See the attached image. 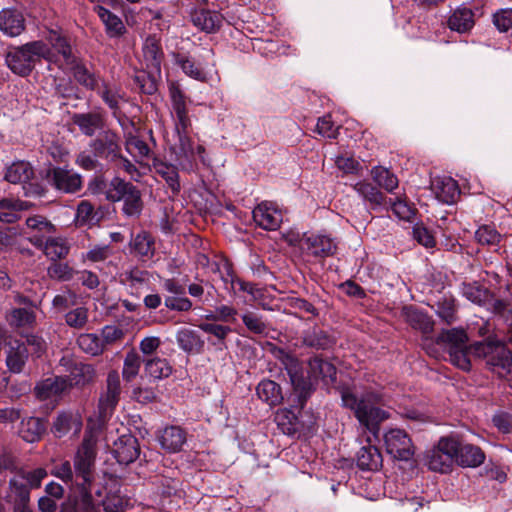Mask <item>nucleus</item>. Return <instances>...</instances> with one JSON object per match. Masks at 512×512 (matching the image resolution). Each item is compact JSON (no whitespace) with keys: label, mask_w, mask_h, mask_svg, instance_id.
I'll list each match as a JSON object with an SVG mask.
<instances>
[{"label":"nucleus","mask_w":512,"mask_h":512,"mask_svg":"<svg viewBox=\"0 0 512 512\" xmlns=\"http://www.w3.org/2000/svg\"><path fill=\"white\" fill-rule=\"evenodd\" d=\"M70 250V246L63 238H49L44 246L45 255L51 260L56 261L66 258Z\"/></svg>","instance_id":"obj_52"},{"label":"nucleus","mask_w":512,"mask_h":512,"mask_svg":"<svg viewBox=\"0 0 512 512\" xmlns=\"http://www.w3.org/2000/svg\"><path fill=\"white\" fill-rule=\"evenodd\" d=\"M26 29V19L22 9L17 7L3 8L0 11V31L9 36L17 37Z\"/></svg>","instance_id":"obj_17"},{"label":"nucleus","mask_w":512,"mask_h":512,"mask_svg":"<svg viewBox=\"0 0 512 512\" xmlns=\"http://www.w3.org/2000/svg\"><path fill=\"white\" fill-rule=\"evenodd\" d=\"M29 357V349L24 343L16 342L11 346L7 358L6 365L10 372L21 373Z\"/></svg>","instance_id":"obj_44"},{"label":"nucleus","mask_w":512,"mask_h":512,"mask_svg":"<svg viewBox=\"0 0 512 512\" xmlns=\"http://www.w3.org/2000/svg\"><path fill=\"white\" fill-rule=\"evenodd\" d=\"M69 390L70 382L66 376L49 377L35 386V394L40 400L62 395Z\"/></svg>","instance_id":"obj_25"},{"label":"nucleus","mask_w":512,"mask_h":512,"mask_svg":"<svg viewBox=\"0 0 512 512\" xmlns=\"http://www.w3.org/2000/svg\"><path fill=\"white\" fill-rule=\"evenodd\" d=\"M141 363V356L137 352L134 350L127 352L122 369V376L127 382L132 381L138 375Z\"/></svg>","instance_id":"obj_60"},{"label":"nucleus","mask_w":512,"mask_h":512,"mask_svg":"<svg viewBox=\"0 0 512 512\" xmlns=\"http://www.w3.org/2000/svg\"><path fill=\"white\" fill-rule=\"evenodd\" d=\"M120 394V377L117 371L112 370L107 375L106 391L99 398L98 409L101 418H105L113 412L119 402Z\"/></svg>","instance_id":"obj_14"},{"label":"nucleus","mask_w":512,"mask_h":512,"mask_svg":"<svg viewBox=\"0 0 512 512\" xmlns=\"http://www.w3.org/2000/svg\"><path fill=\"white\" fill-rule=\"evenodd\" d=\"M45 178L49 185L62 193H76L82 188V177L62 167L47 169Z\"/></svg>","instance_id":"obj_12"},{"label":"nucleus","mask_w":512,"mask_h":512,"mask_svg":"<svg viewBox=\"0 0 512 512\" xmlns=\"http://www.w3.org/2000/svg\"><path fill=\"white\" fill-rule=\"evenodd\" d=\"M95 92L111 112L121 108V103L127 102V95L123 88L113 82L103 79Z\"/></svg>","instance_id":"obj_19"},{"label":"nucleus","mask_w":512,"mask_h":512,"mask_svg":"<svg viewBox=\"0 0 512 512\" xmlns=\"http://www.w3.org/2000/svg\"><path fill=\"white\" fill-rule=\"evenodd\" d=\"M153 168L155 172L165 180L172 193L177 195L181 190L177 167L162 160L154 159Z\"/></svg>","instance_id":"obj_39"},{"label":"nucleus","mask_w":512,"mask_h":512,"mask_svg":"<svg viewBox=\"0 0 512 512\" xmlns=\"http://www.w3.org/2000/svg\"><path fill=\"white\" fill-rule=\"evenodd\" d=\"M338 390L342 405L353 411L359 423L369 431L376 432L380 423L389 418V413L379 407L383 403L381 393L368 390L358 396L348 386H340Z\"/></svg>","instance_id":"obj_3"},{"label":"nucleus","mask_w":512,"mask_h":512,"mask_svg":"<svg viewBox=\"0 0 512 512\" xmlns=\"http://www.w3.org/2000/svg\"><path fill=\"white\" fill-rule=\"evenodd\" d=\"M475 238L481 245H498L501 234L491 225H482L476 230Z\"/></svg>","instance_id":"obj_61"},{"label":"nucleus","mask_w":512,"mask_h":512,"mask_svg":"<svg viewBox=\"0 0 512 512\" xmlns=\"http://www.w3.org/2000/svg\"><path fill=\"white\" fill-rule=\"evenodd\" d=\"M60 364L64 366L65 371L68 372L66 377L69 379L70 389L72 387L84 388L95 383L97 373L93 365L65 357L60 360Z\"/></svg>","instance_id":"obj_11"},{"label":"nucleus","mask_w":512,"mask_h":512,"mask_svg":"<svg viewBox=\"0 0 512 512\" xmlns=\"http://www.w3.org/2000/svg\"><path fill=\"white\" fill-rule=\"evenodd\" d=\"M140 454L138 439L126 434L118 438L114 443L113 455L118 463L128 465L134 462Z\"/></svg>","instance_id":"obj_18"},{"label":"nucleus","mask_w":512,"mask_h":512,"mask_svg":"<svg viewBox=\"0 0 512 512\" xmlns=\"http://www.w3.org/2000/svg\"><path fill=\"white\" fill-rule=\"evenodd\" d=\"M275 422L278 428L286 435L294 436L299 433L302 424L298 415L292 409H279L275 414Z\"/></svg>","instance_id":"obj_38"},{"label":"nucleus","mask_w":512,"mask_h":512,"mask_svg":"<svg viewBox=\"0 0 512 512\" xmlns=\"http://www.w3.org/2000/svg\"><path fill=\"white\" fill-rule=\"evenodd\" d=\"M95 11L105 25L106 34L110 38H117L126 33V27L120 17L100 5L95 7Z\"/></svg>","instance_id":"obj_37"},{"label":"nucleus","mask_w":512,"mask_h":512,"mask_svg":"<svg viewBox=\"0 0 512 512\" xmlns=\"http://www.w3.org/2000/svg\"><path fill=\"white\" fill-rule=\"evenodd\" d=\"M34 176V170L30 163L17 161L12 163L6 170L5 180L12 184H26Z\"/></svg>","instance_id":"obj_45"},{"label":"nucleus","mask_w":512,"mask_h":512,"mask_svg":"<svg viewBox=\"0 0 512 512\" xmlns=\"http://www.w3.org/2000/svg\"><path fill=\"white\" fill-rule=\"evenodd\" d=\"M175 63L182 69V71L195 80L204 82L207 79L206 72L201 67L200 64H197L194 59L191 57L178 53L175 56Z\"/></svg>","instance_id":"obj_49"},{"label":"nucleus","mask_w":512,"mask_h":512,"mask_svg":"<svg viewBox=\"0 0 512 512\" xmlns=\"http://www.w3.org/2000/svg\"><path fill=\"white\" fill-rule=\"evenodd\" d=\"M449 355V362L455 367L463 370L470 371L471 370V361L469 355H472L470 352V345H466L460 348H453V350L447 351Z\"/></svg>","instance_id":"obj_58"},{"label":"nucleus","mask_w":512,"mask_h":512,"mask_svg":"<svg viewBox=\"0 0 512 512\" xmlns=\"http://www.w3.org/2000/svg\"><path fill=\"white\" fill-rule=\"evenodd\" d=\"M45 430V425L40 418L29 417L21 421L19 435L24 441L34 443L41 439Z\"/></svg>","instance_id":"obj_43"},{"label":"nucleus","mask_w":512,"mask_h":512,"mask_svg":"<svg viewBox=\"0 0 512 512\" xmlns=\"http://www.w3.org/2000/svg\"><path fill=\"white\" fill-rule=\"evenodd\" d=\"M74 269L67 262L51 261L47 268L49 278L57 281H70L74 276Z\"/></svg>","instance_id":"obj_59"},{"label":"nucleus","mask_w":512,"mask_h":512,"mask_svg":"<svg viewBox=\"0 0 512 512\" xmlns=\"http://www.w3.org/2000/svg\"><path fill=\"white\" fill-rule=\"evenodd\" d=\"M81 416L69 411H61L57 414L53 425L52 432L58 438H61L68 434L71 430L75 434L79 433L82 429Z\"/></svg>","instance_id":"obj_29"},{"label":"nucleus","mask_w":512,"mask_h":512,"mask_svg":"<svg viewBox=\"0 0 512 512\" xmlns=\"http://www.w3.org/2000/svg\"><path fill=\"white\" fill-rule=\"evenodd\" d=\"M71 119L80 132L88 137L94 136L98 130H103L106 124L104 115L101 112L96 111L74 113Z\"/></svg>","instance_id":"obj_23"},{"label":"nucleus","mask_w":512,"mask_h":512,"mask_svg":"<svg viewBox=\"0 0 512 512\" xmlns=\"http://www.w3.org/2000/svg\"><path fill=\"white\" fill-rule=\"evenodd\" d=\"M80 497L75 501L73 512H95L91 486L77 487Z\"/></svg>","instance_id":"obj_62"},{"label":"nucleus","mask_w":512,"mask_h":512,"mask_svg":"<svg viewBox=\"0 0 512 512\" xmlns=\"http://www.w3.org/2000/svg\"><path fill=\"white\" fill-rule=\"evenodd\" d=\"M98 219L94 211V206L86 200L81 201L77 206L76 221L79 226L92 224Z\"/></svg>","instance_id":"obj_64"},{"label":"nucleus","mask_w":512,"mask_h":512,"mask_svg":"<svg viewBox=\"0 0 512 512\" xmlns=\"http://www.w3.org/2000/svg\"><path fill=\"white\" fill-rule=\"evenodd\" d=\"M468 335L463 328L442 330L436 337V344L442 345L447 351L468 345Z\"/></svg>","instance_id":"obj_35"},{"label":"nucleus","mask_w":512,"mask_h":512,"mask_svg":"<svg viewBox=\"0 0 512 512\" xmlns=\"http://www.w3.org/2000/svg\"><path fill=\"white\" fill-rule=\"evenodd\" d=\"M403 315L406 322L413 328L420 330L423 334H429L434 329L433 319L425 312L414 306L405 307Z\"/></svg>","instance_id":"obj_31"},{"label":"nucleus","mask_w":512,"mask_h":512,"mask_svg":"<svg viewBox=\"0 0 512 512\" xmlns=\"http://www.w3.org/2000/svg\"><path fill=\"white\" fill-rule=\"evenodd\" d=\"M485 453L473 444H460L455 462L462 467H478L484 463Z\"/></svg>","instance_id":"obj_34"},{"label":"nucleus","mask_w":512,"mask_h":512,"mask_svg":"<svg viewBox=\"0 0 512 512\" xmlns=\"http://www.w3.org/2000/svg\"><path fill=\"white\" fill-rule=\"evenodd\" d=\"M130 250L140 261L151 260L156 252L154 236L145 230L140 231L130 240Z\"/></svg>","instance_id":"obj_22"},{"label":"nucleus","mask_w":512,"mask_h":512,"mask_svg":"<svg viewBox=\"0 0 512 512\" xmlns=\"http://www.w3.org/2000/svg\"><path fill=\"white\" fill-rule=\"evenodd\" d=\"M178 347L187 354L198 355L204 351L205 341L198 331L183 327L176 332Z\"/></svg>","instance_id":"obj_24"},{"label":"nucleus","mask_w":512,"mask_h":512,"mask_svg":"<svg viewBox=\"0 0 512 512\" xmlns=\"http://www.w3.org/2000/svg\"><path fill=\"white\" fill-rule=\"evenodd\" d=\"M356 192L369 203L372 209L386 204L385 195L372 183L366 181L357 182L354 185Z\"/></svg>","instance_id":"obj_46"},{"label":"nucleus","mask_w":512,"mask_h":512,"mask_svg":"<svg viewBox=\"0 0 512 512\" xmlns=\"http://www.w3.org/2000/svg\"><path fill=\"white\" fill-rule=\"evenodd\" d=\"M142 52L146 69L160 75L161 64L164 59L160 39L155 35L148 36L143 43Z\"/></svg>","instance_id":"obj_20"},{"label":"nucleus","mask_w":512,"mask_h":512,"mask_svg":"<svg viewBox=\"0 0 512 512\" xmlns=\"http://www.w3.org/2000/svg\"><path fill=\"white\" fill-rule=\"evenodd\" d=\"M187 440V432L180 426H166L159 434L158 441L163 450L168 453H178Z\"/></svg>","instance_id":"obj_21"},{"label":"nucleus","mask_w":512,"mask_h":512,"mask_svg":"<svg viewBox=\"0 0 512 512\" xmlns=\"http://www.w3.org/2000/svg\"><path fill=\"white\" fill-rule=\"evenodd\" d=\"M191 20L202 31L215 33L222 26L223 16L217 11L200 8L191 13Z\"/></svg>","instance_id":"obj_28"},{"label":"nucleus","mask_w":512,"mask_h":512,"mask_svg":"<svg viewBox=\"0 0 512 512\" xmlns=\"http://www.w3.org/2000/svg\"><path fill=\"white\" fill-rule=\"evenodd\" d=\"M155 72L151 70L138 72L133 81L141 93L153 95L158 90Z\"/></svg>","instance_id":"obj_56"},{"label":"nucleus","mask_w":512,"mask_h":512,"mask_svg":"<svg viewBox=\"0 0 512 512\" xmlns=\"http://www.w3.org/2000/svg\"><path fill=\"white\" fill-rule=\"evenodd\" d=\"M76 342L84 353L91 356H98L104 351V341L95 333H82Z\"/></svg>","instance_id":"obj_51"},{"label":"nucleus","mask_w":512,"mask_h":512,"mask_svg":"<svg viewBox=\"0 0 512 512\" xmlns=\"http://www.w3.org/2000/svg\"><path fill=\"white\" fill-rule=\"evenodd\" d=\"M300 248L310 256L315 258H326L333 256L337 251L335 240L325 234H311L302 237Z\"/></svg>","instance_id":"obj_13"},{"label":"nucleus","mask_w":512,"mask_h":512,"mask_svg":"<svg viewBox=\"0 0 512 512\" xmlns=\"http://www.w3.org/2000/svg\"><path fill=\"white\" fill-rule=\"evenodd\" d=\"M427 466L429 470L439 473H448L452 470L454 461L435 447L427 452Z\"/></svg>","instance_id":"obj_50"},{"label":"nucleus","mask_w":512,"mask_h":512,"mask_svg":"<svg viewBox=\"0 0 512 512\" xmlns=\"http://www.w3.org/2000/svg\"><path fill=\"white\" fill-rule=\"evenodd\" d=\"M256 394L271 407L280 405L284 399L280 385L270 379H264L257 385Z\"/></svg>","instance_id":"obj_36"},{"label":"nucleus","mask_w":512,"mask_h":512,"mask_svg":"<svg viewBox=\"0 0 512 512\" xmlns=\"http://www.w3.org/2000/svg\"><path fill=\"white\" fill-rule=\"evenodd\" d=\"M387 454L396 460L409 461L414 456V445L405 430L394 428L384 434Z\"/></svg>","instance_id":"obj_9"},{"label":"nucleus","mask_w":512,"mask_h":512,"mask_svg":"<svg viewBox=\"0 0 512 512\" xmlns=\"http://www.w3.org/2000/svg\"><path fill=\"white\" fill-rule=\"evenodd\" d=\"M145 373L155 380L168 378L173 371V367L165 358L154 357L144 362Z\"/></svg>","instance_id":"obj_48"},{"label":"nucleus","mask_w":512,"mask_h":512,"mask_svg":"<svg viewBox=\"0 0 512 512\" xmlns=\"http://www.w3.org/2000/svg\"><path fill=\"white\" fill-rule=\"evenodd\" d=\"M106 199L113 203L123 200L122 212L126 217H138L143 209L140 190L120 177H114L110 181Z\"/></svg>","instance_id":"obj_6"},{"label":"nucleus","mask_w":512,"mask_h":512,"mask_svg":"<svg viewBox=\"0 0 512 512\" xmlns=\"http://www.w3.org/2000/svg\"><path fill=\"white\" fill-rule=\"evenodd\" d=\"M168 90L172 116L175 121V131L178 136V142L175 144V154L183 168H192L195 162V147L189 136L191 120L188 115L187 97L177 81H170Z\"/></svg>","instance_id":"obj_2"},{"label":"nucleus","mask_w":512,"mask_h":512,"mask_svg":"<svg viewBox=\"0 0 512 512\" xmlns=\"http://www.w3.org/2000/svg\"><path fill=\"white\" fill-rule=\"evenodd\" d=\"M150 273L139 267H132L121 274V282L127 285L132 295L139 297L138 290L141 286L149 283Z\"/></svg>","instance_id":"obj_42"},{"label":"nucleus","mask_w":512,"mask_h":512,"mask_svg":"<svg viewBox=\"0 0 512 512\" xmlns=\"http://www.w3.org/2000/svg\"><path fill=\"white\" fill-rule=\"evenodd\" d=\"M461 291L466 299L480 306L490 304L493 300V293L477 281L463 283Z\"/></svg>","instance_id":"obj_40"},{"label":"nucleus","mask_w":512,"mask_h":512,"mask_svg":"<svg viewBox=\"0 0 512 512\" xmlns=\"http://www.w3.org/2000/svg\"><path fill=\"white\" fill-rule=\"evenodd\" d=\"M42 59L53 61L54 54L43 40H34L19 46H9L5 52V63L12 73L20 77L29 76Z\"/></svg>","instance_id":"obj_5"},{"label":"nucleus","mask_w":512,"mask_h":512,"mask_svg":"<svg viewBox=\"0 0 512 512\" xmlns=\"http://www.w3.org/2000/svg\"><path fill=\"white\" fill-rule=\"evenodd\" d=\"M253 220L260 228L267 231L277 230L282 223V213L273 203L264 201L252 211Z\"/></svg>","instance_id":"obj_16"},{"label":"nucleus","mask_w":512,"mask_h":512,"mask_svg":"<svg viewBox=\"0 0 512 512\" xmlns=\"http://www.w3.org/2000/svg\"><path fill=\"white\" fill-rule=\"evenodd\" d=\"M474 24V13L467 7L456 9L448 19V27L459 33H465L471 30Z\"/></svg>","instance_id":"obj_41"},{"label":"nucleus","mask_w":512,"mask_h":512,"mask_svg":"<svg viewBox=\"0 0 512 512\" xmlns=\"http://www.w3.org/2000/svg\"><path fill=\"white\" fill-rule=\"evenodd\" d=\"M242 321L245 327L256 335H267L269 325L265 322L262 316L255 312L247 311L242 315Z\"/></svg>","instance_id":"obj_57"},{"label":"nucleus","mask_w":512,"mask_h":512,"mask_svg":"<svg viewBox=\"0 0 512 512\" xmlns=\"http://www.w3.org/2000/svg\"><path fill=\"white\" fill-rule=\"evenodd\" d=\"M389 204L393 213L401 220L411 221L415 215V208L405 199L397 197L395 200L389 199Z\"/></svg>","instance_id":"obj_63"},{"label":"nucleus","mask_w":512,"mask_h":512,"mask_svg":"<svg viewBox=\"0 0 512 512\" xmlns=\"http://www.w3.org/2000/svg\"><path fill=\"white\" fill-rule=\"evenodd\" d=\"M436 315L447 325H451L458 320V307L456 299L452 295H444L435 304Z\"/></svg>","instance_id":"obj_47"},{"label":"nucleus","mask_w":512,"mask_h":512,"mask_svg":"<svg viewBox=\"0 0 512 512\" xmlns=\"http://www.w3.org/2000/svg\"><path fill=\"white\" fill-rule=\"evenodd\" d=\"M470 352L485 368L501 379H512V350L497 337L488 336L470 344Z\"/></svg>","instance_id":"obj_4"},{"label":"nucleus","mask_w":512,"mask_h":512,"mask_svg":"<svg viewBox=\"0 0 512 512\" xmlns=\"http://www.w3.org/2000/svg\"><path fill=\"white\" fill-rule=\"evenodd\" d=\"M303 344L317 350H326L335 344V338L327 331L313 327L303 334Z\"/></svg>","instance_id":"obj_33"},{"label":"nucleus","mask_w":512,"mask_h":512,"mask_svg":"<svg viewBox=\"0 0 512 512\" xmlns=\"http://www.w3.org/2000/svg\"><path fill=\"white\" fill-rule=\"evenodd\" d=\"M125 148L136 160L140 162L145 157H148L150 148L145 141L132 135V132L128 133L125 138Z\"/></svg>","instance_id":"obj_55"},{"label":"nucleus","mask_w":512,"mask_h":512,"mask_svg":"<svg viewBox=\"0 0 512 512\" xmlns=\"http://www.w3.org/2000/svg\"><path fill=\"white\" fill-rule=\"evenodd\" d=\"M92 153L99 156L100 159L107 163H116L120 158L121 137L113 129L102 130L95 138L91 139L88 144Z\"/></svg>","instance_id":"obj_8"},{"label":"nucleus","mask_w":512,"mask_h":512,"mask_svg":"<svg viewBox=\"0 0 512 512\" xmlns=\"http://www.w3.org/2000/svg\"><path fill=\"white\" fill-rule=\"evenodd\" d=\"M285 366L293 385L295 394L294 402L297 403L293 407L296 408L299 413L316 390L319 381L327 386L334 384L336 381V367L321 356L311 357L307 362L305 371L301 367L298 359L294 357H288Z\"/></svg>","instance_id":"obj_1"},{"label":"nucleus","mask_w":512,"mask_h":512,"mask_svg":"<svg viewBox=\"0 0 512 512\" xmlns=\"http://www.w3.org/2000/svg\"><path fill=\"white\" fill-rule=\"evenodd\" d=\"M32 203L13 198L0 200V222L12 224L19 219V212L28 210Z\"/></svg>","instance_id":"obj_30"},{"label":"nucleus","mask_w":512,"mask_h":512,"mask_svg":"<svg viewBox=\"0 0 512 512\" xmlns=\"http://www.w3.org/2000/svg\"><path fill=\"white\" fill-rule=\"evenodd\" d=\"M371 175L377 185L384 188L387 192H392L398 187L399 181L397 176L387 168L376 166L371 170Z\"/></svg>","instance_id":"obj_53"},{"label":"nucleus","mask_w":512,"mask_h":512,"mask_svg":"<svg viewBox=\"0 0 512 512\" xmlns=\"http://www.w3.org/2000/svg\"><path fill=\"white\" fill-rule=\"evenodd\" d=\"M96 441L92 437H84L74 459L75 485L91 486L92 469L96 457Z\"/></svg>","instance_id":"obj_7"},{"label":"nucleus","mask_w":512,"mask_h":512,"mask_svg":"<svg viewBox=\"0 0 512 512\" xmlns=\"http://www.w3.org/2000/svg\"><path fill=\"white\" fill-rule=\"evenodd\" d=\"M66 66L70 69L76 82L87 90L95 91L103 80L99 74L90 71L77 56L73 63H68Z\"/></svg>","instance_id":"obj_26"},{"label":"nucleus","mask_w":512,"mask_h":512,"mask_svg":"<svg viewBox=\"0 0 512 512\" xmlns=\"http://www.w3.org/2000/svg\"><path fill=\"white\" fill-rule=\"evenodd\" d=\"M178 472L169 470L167 473H159L151 478V483L155 490L163 497H177L184 496L182 481L176 476Z\"/></svg>","instance_id":"obj_15"},{"label":"nucleus","mask_w":512,"mask_h":512,"mask_svg":"<svg viewBox=\"0 0 512 512\" xmlns=\"http://www.w3.org/2000/svg\"><path fill=\"white\" fill-rule=\"evenodd\" d=\"M44 39V43L54 54L53 63H57L59 59H62L65 65L75 61L76 55L73 52L71 39L63 29L59 27L47 29Z\"/></svg>","instance_id":"obj_10"},{"label":"nucleus","mask_w":512,"mask_h":512,"mask_svg":"<svg viewBox=\"0 0 512 512\" xmlns=\"http://www.w3.org/2000/svg\"><path fill=\"white\" fill-rule=\"evenodd\" d=\"M382 454L376 446L367 445L356 454L357 466L361 470L377 471L382 466Z\"/></svg>","instance_id":"obj_32"},{"label":"nucleus","mask_w":512,"mask_h":512,"mask_svg":"<svg viewBox=\"0 0 512 512\" xmlns=\"http://www.w3.org/2000/svg\"><path fill=\"white\" fill-rule=\"evenodd\" d=\"M31 489L27 486L21 475L17 473L9 480L8 491L5 499L13 507L30 504Z\"/></svg>","instance_id":"obj_27"},{"label":"nucleus","mask_w":512,"mask_h":512,"mask_svg":"<svg viewBox=\"0 0 512 512\" xmlns=\"http://www.w3.org/2000/svg\"><path fill=\"white\" fill-rule=\"evenodd\" d=\"M437 198L446 204H452L459 196V187L456 181L452 178L443 179L436 186Z\"/></svg>","instance_id":"obj_54"}]
</instances>
